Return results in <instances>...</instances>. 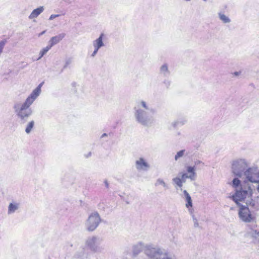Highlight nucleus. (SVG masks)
<instances>
[{
  "label": "nucleus",
  "instance_id": "nucleus-19",
  "mask_svg": "<svg viewBox=\"0 0 259 259\" xmlns=\"http://www.w3.org/2000/svg\"><path fill=\"white\" fill-rule=\"evenodd\" d=\"M219 17L220 19L224 23H229L231 22L230 18L223 13H219Z\"/></svg>",
  "mask_w": 259,
  "mask_h": 259
},
{
  "label": "nucleus",
  "instance_id": "nucleus-1",
  "mask_svg": "<svg viewBox=\"0 0 259 259\" xmlns=\"http://www.w3.org/2000/svg\"><path fill=\"white\" fill-rule=\"evenodd\" d=\"M245 178L241 182L239 178H235L232 182V186L235 189L232 199L236 204L239 201H244L247 205H254L252 196L255 190L253 184L257 185L256 189L259 193V168L252 166L244 171Z\"/></svg>",
  "mask_w": 259,
  "mask_h": 259
},
{
  "label": "nucleus",
  "instance_id": "nucleus-37",
  "mask_svg": "<svg viewBox=\"0 0 259 259\" xmlns=\"http://www.w3.org/2000/svg\"><path fill=\"white\" fill-rule=\"evenodd\" d=\"M177 135H179V136L180 135H181L180 132H178Z\"/></svg>",
  "mask_w": 259,
  "mask_h": 259
},
{
  "label": "nucleus",
  "instance_id": "nucleus-18",
  "mask_svg": "<svg viewBox=\"0 0 259 259\" xmlns=\"http://www.w3.org/2000/svg\"><path fill=\"white\" fill-rule=\"evenodd\" d=\"M155 186H161L164 189H168V185L165 182V181L161 178H158L156 180L155 183Z\"/></svg>",
  "mask_w": 259,
  "mask_h": 259
},
{
  "label": "nucleus",
  "instance_id": "nucleus-12",
  "mask_svg": "<svg viewBox=\"0 0 259 259\" xmlns=\"http://www.w3.org/2000/svg\"><path fill=\"white\" fill-rule=\"evenodd\" d=\"M186 179L185 177H183V173L181 172L177 177L174 178L172 179V181L174 185H175V188L176 189H178V187L181 188L183 183H185Z\"/></svg>",
  "mask_w": 259,
  "mask_h": 259
},
{
  "label": "nucleus",
  "instance_id": "nucleus-17",
  "mask_svg": "<svg viewBox=\"0 0 259 259\" xmlns=\"http://www.w3.org/2000/svg\"><path fill=\"white\" fill-rule=\"evenodd\" d=\"M183 193H184V195L185 198V199L187 201V203L186 204V207L189 208V207H192V201L191 197L190 196L189 194L188 193V192L186 190H184Z\"/></svg>",
  "mask_w": 259,
  "mask_h": 259
},
{
  "label": "nucleus",
  "instance_id": "nucleus-21",
  "mask_svg": "<svg viewBox=\"0 0 259 259\" xmlns=\"http://www.w3.org/2000/svg\"><path fill=\"white\" fill-rule=\"evenodd\" d=\"M51 49L50 47L48 46L43 48L39 52V56L37 59V60H40Z\"/></svg>",
  "mask_w": 259,
  "mask_h": 259
},
{
  "label": "nucleus",
  "instance_id": "nucleus-13",
  "mask_svg": "<svg viewBox=\"0 0 259 259\" xmlns=\"http://www.w3.org/2000/svg\"><path fill=\"white\" fill-rule=\"evenodd\" d=\"M20 204L16 201L11 202L8 207V214L10 215L15 213L20 208Z\"/></svg>",
  "mask_w": 259,
  "mask_h": 259
},
{
  "label": "nucleus",
  "instance_id": "nucleus-5",
  "mask_svg": "<svg viewBox=\"0 0 259 259\" xmlns=\"http://www.w3.org/2000/svg\"><path fill=\"white\" fill-rule=\"evenodd\" d=\"M102 239L97 236L89 237L84 242V249L94 252H101L104 249Z\"/></svg>",
  "mask_w": 259,
  "mask_h": 259
},
{
  "label": "nucleus",
  "instance_id": "nucleus-31",
  "mask_svg": "<svg viewBox=\"0 0 259 259\" xmlns=\"http://www.w3.org/2000/svg\"><path fill=\"white\" fill-rule=\"evenodd\" d=\"M91 154H92L91 152H89L87 154H84V156L86 158H89L91 156Z\"/></svg>",
  "mask_w": 259,
  "mask_h": 259
},
{
  "label": "nucleus",
  "instance_id": "nucleus-33",
  "mask_svg": "<svg viewBox=\"0 0 259 259\" xmlns=\"http://www.w3.org/2000/svg\"><path fill=\"white\" fill-rule=\"evenodd\" d=\"M201 163V161H200V160H196V161H195V165H198L199 164H200Z\"/></svg>",
  "mask_w": 259,
  "mask_h": 259
},
{
  "label": "nucleus",
  "instance_id": "nucleus-34",
  "mask_svg": "<svg viewBox=\"0 0 259 259\" xmlns=\"http://www.w3.org/2000/svg\"><path fill=\"white\" fill-rule=\"evenodd\" d=\"M46 32V31H43L42 32H41L40 33H39V36L45 34V33Z\"/></svg>",
  "mask_w": 259,
  "mask_h": 259
},
{
  "label": "nucleus",
  "instance_id": "nucleus-29",
  "mask_svg": "<svg viewBox=\"0 0 259 259\" xmlns=\"http://www.w3.org/2000/svg\"><path fill=\"white\" fill-rule=\"evenodd\" d=\"M192 217H193V221L195 227H198V223L197 220L195 218H194V215H193Z\"/></svg>",
  "mask_w": 259,
  "mask_h": 259
},
{
  "label": "nucleus",
  "instance_id": "nucleus-24",
  "mask_svg": "<svg viewBox=\"0 0 259 259\" xmlns=\"http://www.w3.org/2000/svg\"><path fill=\"white\" fill-rule=\"evenodd\" d=\"M178 121L179 125H183L187 123V120L186 118H180Z\"/></svg>",
  "mask_w": 259,
  "mask_h": 259
},
{
  "label": "nucleus",
  "instance_id": "nucleus-4",
  "mask_svg": "<svg viewBox=\"0 0 259 259\" xmlns=\"http://www.w3.org/2000/svg\"><path fill=\"white\" fill-rule=\"evenodd\" d=\"M142 250H144L149 259H172L166 251L154 247L151 245H144L142 242H139L133 247V252L135 254H138Z\"/></svg>",
  "mask_w": 259,
  "mask_h": 259
},
{
  "label": "nucleus",
  "instance_id": "nucleus-8",
  "mask_svg": "<svg viewBox=\"0 0 259 259\" xmlns=\"http://www.w3.org/2000/svg\"><path fill=\"white\" fill-rule=\"evenodd\" d=\"M240 202H244V201H239L238 204L239 206L238 216L240 220L245 223H250L254 220V217L251 213V212L247 206L246 205H241Z\"/></svg>",
  "mask_w": 259,
  "mask_h": 259
},
{
  "label": "nucleus",
  "instance_id": "nucleus-20",
  "mask_svg": "<svg viewBox=\"0 0 259 259\" xmlns=\"http://www.w3.org/2000/svg\"><path fill=\"white\" fill-rule=\"evenodd\" d=\"M34 125V121L33 120H31L29 121L28 124L26 125V128H25V132L26 134H29L31 133L32 131V130L33 129Z\"/></svg>",
  "mask_w": 259,
  "mask_h": 259
},
{
  "label": "nucleus",
  "instance_id": "nucleus-25",
  "mask_svg": "<svg viewBox=\"0 0 259 259\" xmlns=\"http://www.w3.org/2000/svg\"><path fill=\"white\" fill-rule=\"evenodd\" d=\"M5 44L6 42L5 41L2 40L0 41V55L3 52Z\"/></svg>",
  "mask_w": 259,
  "mask_h": 259
},
{
  "label": "nucleus",
  "instance_id": "nucleus-26",
  "mask_svg": "<svg viewBox=\"0 0 259 259\" xmlns=\"http://www.w3.org/2000/svg\"><path fill=\"white\" fill-rule=\"evenodd\" d=\"M252 236L259 241V232L256 231H253L252 233Z\"/></svg>",
  "mask_w": 259,
  "mask_h": 259
},
{
  "label": "nucleus",
  "instance_id": "nucleus-7",
  "mask_svg": "<svg viewBox=\"0 0 259 259\" xmlns=\"http://www.w3.org/2000/svg\"><path fill=\"white\" fill-rule=\"evenodd\" d=\"M101 222V217L97 211L91 213L84 223L85 228L90 232L94 231L99 226Z\"/></svg>",
  "mask_w": 259,
  "mask_h": 259
},
{
  "label": "nucleus",
  "instance_id": "nucleus-36",
  "mask_svg": "<svg viewBox=\"0 0 259 259\" xmlns=\"http://www.w3.org/2000/svg\"><path fill=\"white\" fill-rule=\"evenodd\" d=\"M107 136V135L106 134L104 133V134L102 135V137H105Z\"/></svg>",
  "mask_w": 259,
  "mask_h": 259
},
{
  "label": "nucleus",
  "instance_id": "nucleus-10",
  "mask_svg": "<svg viewBox=\"0 0 259 259\" xmlns=\"http://www.w3.org/2000/svg\"><path fill=\"white\" fill-rule=\"evenodd\" d=\"M104 36V34L102 33L100 34V36L96 39L93 42V46L94 48V50L93 52L91 55V57H94L98 53L99 50L102 47L104 46V44L103 42V37Z\"/></svg>",
  "mask_w": 259,
  "mask_h": 259
},
{
  "label": "nucleus",
  "instance_id": "nucleus-15",
  "mask_svg": "<svg viewBox=\"0 0 259 259\" xmlns=\"http://www.w3.org/2000/svg\"><path fill=\"white\" fill-rule=\"evenodd\" d=\"M44 11V7L40 6L32 11L29 16L30 19H32L37 17Z\"/></svg>",
  "mask_w": 259,
  "mask_h": 259
},
{
  "label": "nucleus",
  "instance_id": "nucleus-27",
  "mask_svg": "<svg viewBox=\"0 0 259 259\" xmlns=\"http://www.w3.org/2000/svg\"><path fill=\"white\" fill-rule=\"evenodd\" d=\"M60 15H58V14H52L50 16V18H49V20H52L53 19H54V18H57V17H58Z\"/></svg>",
  "mask_w": 259,
  "mask_h": 259
},
{
  "label": "nucleus",
  "instance_id": "nucleus-22",
  "mask_svg": "<svg viewBox=\"0 0 259 259\" xmlns=\"http://www.w3.org/2000/svg\"><path fill=\"white\" fill-rule=\"evenodd\" d=\"M185 153V150H182L178 151L175 156V160H178L181 157H182Z\"/></svg>",
  "mask_w": 259,
  "mask_h": 259
},
{
  "label": "nucleus",
  "instance_id": "nucleus-39",
  "mask_svg": "<svg viewBox=\"0 0 259 259\" xmlns=\"http://www.w3.org/2000/svg\"><path fill=\"white\" fill-rule=\"evenodd\" d=\"M204 2H206L207 0H203Z\"/></svg>",
  "mask_w": 259,
  "mask_h": 259
},
{
  "label": "nucleus",
  "instance_id": "nucleus-14",
  "mask_svg": "<svg viewBox=\"0 0 259 259\" xmlns=\"http://www.w3.org/2000/svg\"><path fill=\"white\" fill-rule=\"evenodd\" d=\"M65 34L62 33L52 37L49 41V45L48 46L50 47V48L51 49L53 46L59 42L65 37Z\"/></svg>",
  "mask_w": 259,
  "mask_h": 259
},
{
  "label": "nucleus",
  "instance_id": "nucleus-28",
  "mask_svg": "<svg viewBox=\"0 0 259 259\" xmlns=\"http://www.w3.org/2000/svg\"><path fill=\"white\" fill-rule=\"evenodd\" d=\"M171 125L173 127H177V126L179 125V122H178V120H177V121H175L172 122L171 123Z\"/></svg>",
  "mask_w": 259,
  "mask_h": 259
},
{
  "label": "nucleus",
  "instance_id": "nucleus-9",
  "mask_svg": "<svg viewBox=\"0 0 259 259\" xmlns=\"http://www.w3.org/2000/svg\"><path fill=\"white\" fill-rule=\"evenodd\" d=\"M135 166L137 169L139 171H147L150 167L149 163L143 157H140L136 160Z\"/></svg>",
  "mask_w": 259,
  "mask_h": 259
},
{
  "label": "nucleus",
  "instance_id": "nucleus-32",
  "mask_svg": "<svg viewBox=\"0 0 259 259\" xmlns=\"http://www.w3.org/2000/svg\"><path fill=\"white\" fill-rule=\"evenodd\" d=\"M104 184H105V185L106 187L107 188H109V183H108V182L107 181V180H105V181H104Z\"/></svg>",
  "mask_w": 259,
  "mask_h": 259
},
{
  "label": "nucleus",
  "instance_id": "nucleus-30",
  "mask_svg": "<svg viewBox=\"0 0 259 259\" xmlns=\"http://www.w3.org/2000/svg\"><path fill=\"white\" fill-rule=\"evenodd\" d=\"M241 74V71H235L234 73H233V74L235 76H238L240 75Z\"/></svg>",
  "mask_w": 259,
  "mask_h": 259
},
{
  "label": "nucleus",
  "instance_id": "nucleus-11",
  "mask_svg": "<svg viewBox=\"0 0 259 259\" xmlns=\"http://www.w3.org/2000/svg\"><path fill=\"white\" fill-rule=\"evenodd\" d=\"M187 173H183V177H185L187 179H189L191 181H194L197 177V174L196 172V167L194 166H186Z\"/></svg>",
  "mask_w": 259,
  "mask_h": 259
},
{
  "label": "nucleus",
  "instance_id": "nucleus-38",
  "mask_svg": "<svg viewBox=\"0 0 259 259\" xmlns=\"http://www.w3.org/2000/svg\"><path fill=\"white\" fill-rule=\"evenodd\" d=\"M186 2H190L191 1V0H185Z\"/></svg>",
  "mask_w": 259,
  "mask_h": 259
},
{
  "label": "nucleus",
  "instance_id": "nucleus-6",
  "mask_svg": "<svg viewBox=\"0 0 259 259\" xmlns=\"http://www.w3.org/2000/svg\"><path fill=\"white\" fill-rule=\"evenodd\" d=\"M248 165L249 162L246 159L242 158L236 159L232 162V173L235 176L241 178Z\"/></svg>",
  "mask_w": 259,
  "mask_h": 259
},
{
  "label": "nucleus",
  "instance_id": "nucleus-2",
  "mask_svg": "<svg viewBox=\"0 0 259 259\" xmlns=\"http://www.w3.org/2000/svg\"><path fill=\"white\" fill-rule=\"evenodd\" d=\"M44 82H41L34 89L31 93L26 98L23 103L15 102L13 106L15 112L23 122L27 121L28 118L32 114V110L30 106L33 103L35 100L39 97L41 92V87Z\"/></svg>",
  "mask_w": 259,
  "mask_h": 259
},
{
  "label": "nucleus",
  "instance_id": "nucleus-35",
  "mask_svg": "<svg viewBox=\"0 0 259 259\" xmlns=\"http://www.w3.org/2000/svg\"><path fill=\"white\" fill-rule=\"evenodd\" d=\"M89 208L88 207H87V206H85L84 207V210H89Z\"/></svg>",
  "mask_w": 259,
  "mask_h": 259
},
{
  "label": "nucleus",
  "instance_id": "nucleus-23",
  "mask_svg": "<svg viewBox=\"0 0 259 259\" xmlns=\"http://www.w3.org/2000/svg\"><path fill=\"white\" fill-rule=\"evenodd\" d=\"M72 62V60L71 58L66 59L65 60V63L64 66H63V68L62 70V71H63V69H65L67 67H68L69 66V65L71 64Z\"/></svg>",
  "mask_w": 259,
  "mask_h": 259
},
{
  "label": "nucleus",
  "instance_id": "nucleus-16",
  "mask_svg": "<svg viewBox=\"0 0 259 259\" xmlns=\"http://www.w3.org/2000/svg\"><path fill=\"white\" fill-rule=\"evenodd\" d=\"M160 74L164 76H168L170 72L168 70V65L167 64H164L161 66L159 69Z\"/></svg>",
  "mask_w": 259,
  "mask_h": 259
},
{
  "label": "nucleus",
  "instance_id": "nucleus-3",
  "mask_svg": "<svg viewBox=\"0 0 259 259\" xmlns=\"http://www.w3.org/2000/svg\"><path fill=\"white\" fill-rule=\"evenodd\" d=\"M134 110V116L139 123L149 126L154 123L155 110L151 107L147 102L143 100L139 101Z\"/></svg>",
  "mask_w": 259,
  "mask_h": 259
}]
</instances>
